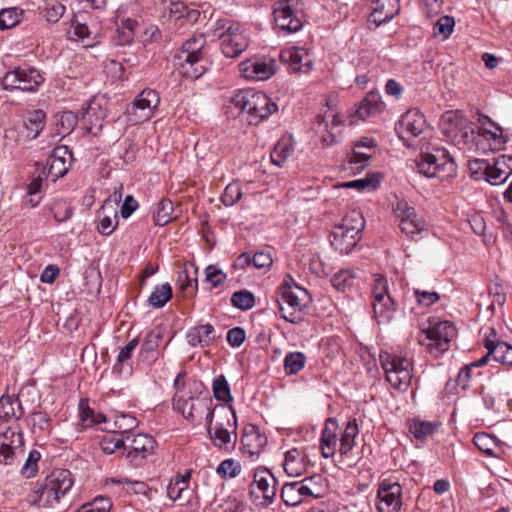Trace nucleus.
Returning <instances> with one entry per match:
<instances>
[{
    "instance_id": "f257e3e1",
    "label": "nucleus",
    "mask_w": 512,
    "mask_h": 512,
    "mask_svg": "<svg viewBox=\"0 0 512 512\" xmlns=\"http://www.w3.org/2000/svg\"><path fill=\"white\" fill-rule=\"evenodd\" d=\"M231 102L247 114L250 125H257L278 110L277 104L266 93L250 89L235 92Z\"/></svg>"
},
{
    "instance_id": "f03ea898",
    "label": "nucleus",
    "mask_w": 512,
    "mask_h": 512,
    "mask_svg": "<svg viewBox=\"0 0 512 512\" xmlns=\"http://www.w3.org/2000/svg\"><path fill=\"white\" fill-rule=\"evenodd\" d=\"M173 409L194 425L205 421L207 432L213 423L214 408L210 397H196L191 393L176 392L173 397Z\"/></svg>"
},
{
    "instance_id": "7ed1b4c3",
    "label": "nucleus",
    "mask_w": 512,
    "mask_h": 512,
    "mask_svg": "<svg viewBox=\"0 0 512 512\" xmlns=\"http://www.w3.org/2000/svg\"><path fill=\"white\" fill-rule=\"evenodd\" d=\"M205 43L203 35H194L183 43L180 51L175 54V66L183 77L197 79L206 71V67L202 63V50Z\"/></svg>"
},
{
    "instance_id": "20e7f679",
    "label": "nucleus",
    "mask_w": 512,
    "mask_h": 512,
    "mask_svg": "<svg viewBox=\"0 0 512 512\" xmlns=\"http://www.w3.org/2000/svg\"><path fill=\"white\" fill-rule=\"evenodd\" d=\"M212 35L221 41V50L226 57L235 58L250 44L246 30L241 24L229 19H219L212 26Z\"/></svg>"
},
{
    "instance_id": "39448f33",
    "label": "nucleus",
    "mask_w": 512,
    "mask_h": 512,
    "mask_svg": "<svg viewBox=\"0 0 512 512\" xmlns=\"http://www.w3.org/2000/svg\"><path fill=\"white\" fill-rule=\"evenodd\" d=\"M416 167L425 177L441 181L454 177L457 171L454 158L444 147H433L430 152L422 153L416 161Z\"/></svg>"
},
{
    "instance_id": "423d86ee",
    "label": "nucleus",
    "mask_w": 512,
    "mask_h": 512,
    "mask_svg": "<svg viewBox=\"0 0 512 512\" xmlns=\"http://www.w3.org/2000/svg\"><path fill=\"white\" fill-rule=\"evenodd\" d=\"M281 317L287 322L293 324L301 323L309 304L311 303V296L308 291L299 285H295V289L280 288V297L277 300Z\"/></svg>"
},
{
    "instance_id": "0eeeda50",
    "label": "nucleus",
    "mask_w": 512,
    "mask_h": 512,
    "mask_svg": "<svg viewBox=\"0 0 512 512\" xmlns=\"http://www.w3.org/2000/svg\"><path fill=\"white\" fill-rule=\"evenodd\" d=\"M379 359L390 385L397 390L406 391L413 378L412 361L407 357L386 351L380 353Z\"/></svg>"
},
{
    "instance_id": "6e6552de",
    "label": "nucleus",
    "mask_w": 512,
    "mask_h": 512,
    "mask_svg": "<svg viewBox=\"0 0 512 512\" xmlns=\"http://www.w3.org/2000/svg\"><path fill=\"white\" fill-rule=\"evenodd\" d=\"M276 25L283 31L294 33L304 24L303 5L299 0H280L273 10Z\"/></svg>"
},
{
    "instance_id": "1a4fd4ad",
    "label": "nucleus",
    "mask_w": 512,
    "mask_h": 512,
    "mask_svg": "<svg viewBox=\"0 0 512 512\" xmlns=\"http://www.w3.org/2000/svg\"><path fill=\"white\" fill-rule=\"evenodd\" d=\"M44 78L33 67H18L7 72L1 79V85L5 90H21L24 92L37 91Z\"/></svg>"
},
{
    "instance_id": "9d476101",
    "label": "nucleus",
    "mask_w": 512,
    "mask_h": 512,
    "mask_svg": "<svg viewBox=\"0 0 512 512\" xmlns=\"http://www.w3.org/2000/svg\"><path fill=\"white\" fill-rule=\"evenodd\" d=\"M392 207L395 217L399 220L401 231L408 237L413 238L426 229L425 220L416 213L414 207L410 206L406 200L397 199Z\"/></svg>"
},
{
    "instance_id": "9b49d317",
    "label": "nucleus",
    "mask_w": 512,
    "mask_h": 512,
    "mask_svg": "<svg viewBox=\"0 0 512 512\" xmlns=\"http://www.w3.org/2000/svg\"><path fill=\"white\" fill-rule=\"evenodd\" d=\"M456 335V328L449 321L438 322L422 331L419 343L429 349L444 352L449 348L450 341Z\"/></svg>"
},
{
    "instance_id": "f8f14e48",
    "label": "nucleus",
    "mask_w": 512,
    "mask_h": 512,
    "mask_svg": "<svg viewBox=\"0 0 512 512\" xmlns=\"http://www.w3.org/2000/svg\"><path fill=\"white\" fill-rule=\"evenodd\" d=\"M160 103V97L154 89H144L127 109L129 121L142 123L151 119Z\"/></svg>"
},
{
    "instance_id": "ddd939ff",
    "label": "nucleus",
    "mask_w": 512,
    "mask_h": 512,
    "mask_svg": "<svg viewBox=\"0 0 512 512\" xmlns=\"http://www.w3.org/2000/svg\"><path fill=\"white\" fill-rule=\"evenodd\" d=\"M426 128L424 115L418 109H410L401 116L396 126V132L399 138L410 147L412 146L410 141L421 135Z\"/></svg>"
},
{
    "instance_id": "4468645a",
    "label": "nucleus",
    "mask_w": 512,
    "mask_h": 512,
    "mask_svg": "<svg viewBox=\"0 0 512 512\" xmlns=\"http://www.w3.org/2000/svg\"><path fill=\"white\" fill-rule=\"evenodd\" d=\"M24 438L20 429L0 431V463L12 465L23 455Z\"/></svg>"
},
{
    "instance_id": "2eb2a0df",
    "label": "nucleus",
    "mask_w": 512,
    "mask_h": 512,
    "mask_svg": "<svg viewBox=\"0 0 512 512\" xmlns=\"http://www.w3.org/2000/svg\"><path fill=\"white\" fill-rule=\"evenodd\" d=\"M227 416H231L227 419V426L223 423H217L214 428L212 425L210 426V432H208L210 439L213 445L220 449H228L229 444L234 445L236 443L237 434V418L235 414V410L232 406H229L227 409L222 407Z\"/></svg>"
},
{
    "instance_id": "dca6fc26",
    "label": "nucleus",
    "mask_w": 512,
    "mask_h": 512,
    "mask_svg": "<svg viewBox=\"0 0 512 512\" xmlns=\"http://www.w3.org/2000/svg\"><path fill=\"white\" fill-rule=\"evenodd\" d=\"M155 444L154 438L150 435L140 433L131 436L126 434V458L130 463L139 465L142 460L146 459L153 452Z\"/></svg>"
},
{
    "instance_id": "f3484780",
    "label": "nucleus",
    "mask_w": 512,
    "mask_h": 512,
    "mask_svg": "<svg viewBox=\"0 0 512 512\" xmlns=\"http://www.w3.org/2000/svg\"><path fill=\"white\" fill-rule=\"evenodd\" d=\"M24 408L18 396L4 394L0 397V431L20 429L18 421L24 415Z\"/></svg>"
},
{
    "instance_id": "a211bd4d",
    "label": "nucleus",
    "mask_w": 512,
    "mask_h": 512,
    "mask_svg": "<svg viewBox=\"0 0 512 512\" xmlns=\"http://www.w3.org/2000/svg\"><path fill=\"white\" fill-rule=\"evenodd\" d=\"M402 487L397 482L384 480L378 488L377 509L379 512H396L402 506Z\"/></svg>"
},
{
    "instance_id": "6ab92c4d",
    "label": "nucleus",
    "mask_w": 512,
    "mask_h": 512,
    "mask_svg": "<svg viewBox=\"0 0 512 512\" xmlns=\"http://www.w3.org/2000/svg\"><path fill=\"white\" fill-rule=\"evenodd\" d=\"M311 478H305L302 481H295L285 483L281 489V499L287 506H297L306 498H317L318 493H315L310 484Z\"/></svg>"
},
{
    "instance_id": "aec40b11",
    "label": "nucleus",
    "mask_w": 512,
    "mask_h": 512,
    "mask_svg": "<svg viewBox=\"0 0 512 512\" xmlns=\"http://www.w3.org/2000/svg\"><path fill=\"white\" fill-rule=\"evenodd\" d=\"M277 480L268 469L256 470L254 480L250 485L251 494L259 497L261 494L265 504L273 502L277 491Z\"/></svg>"
},
{
    "instance_id": "412c9836",
    "label": "nucleus",
    "mask_w": 512,
    "mask_h": 512,
    "mask_svg": "<svg viewBox=\"0 0 512 512\" xmlns=\"http://www.w3.org/2000/svg\"><path fill=\"white\" fill-rule=\"evenodd\" d=\"M71 158L72 155L66 146L56 147L48 159L46 177L50 178L52 181L63 177L69 170Z\"/></svg>"
},
{
    "instance_id": "4be33fe9",
    "label": "nucleus",
    "mask_w": 512,
    "mask_h": 512,
    "mask_svg": "<svg viewBox=\"0 0 512 512\" xmlns=\"http://www.w3.org/2000/svg\"><path fill=\"white\" fill-rule=\"evenodd\" d=\"M282 61L289 64L294 72L308 73L313 66V58L305 48L289 47L280 54Z\"/></svg>"
},
{
    "instance_id": "5701e85b",
    "label": "nucleus",
    "mask_w": 512,
    "mask_h": 512,
    "mask_svg": "<svg viewBox=\"0 0 512 512\" xmlns=\"http://www.w3.org/2000/svg\"><path fill=\"white\" fill-rule=\"evenodd\" d=\"M44 483L60 501L71 490L74 479L69 470L56 469L45 478Z\"/></svg>"
},
{
    "instance_id": "b1692460",
    "label": "nucleus",
    "mask_w": 512,
    "mask_h": 512,
    "mask_svg": "<svg viewBox=\"0 0 512 512\" xmlns=\"http://www.w3.org/2000/svg\"><path fill=\"white\" fill-rule=\"evenodd\" d=\"M240 69L247 78L266 80L274 74V61L266 59L247 60L240 64Z\"/></svg>"
},
{
    "instance_id": "393cba45",
    "label": "nucleus",
    "mask_w": 512,
    "mask_h": 512,
    "mask_svg": "<svg viewBox=\"0 0 512 512\" xmlns=\"http://www.w3.org/2000/svg\"><path fill=\"white\" fill-rule=\"evenodd\" d=\"M284 471L291 477H298L305 473L308 466V457L303 449L292 448L285 453Z\"/></svg>"
},
{
    "instance_id": "a878e982",
    "label": "nucleus",
    "mask_w": 512,
    "mask_h": 512,
    "mask_svg": "<svg viewBox=\"0 0 512 512\" xmlns=\"http://www.w3.org/2000/svg\"><path fill=\"white\" fill-rule=\"evenodd\" d=\"M399 0H374L370 21L381 25L390 21L400 11Z\"/></svg>"
},
{
    "instance_id": "bb28decb",
    "label": "nucleus",
    "mask_w": 512,
    "mask_h": 512,
    "mask_svg": "<svg viewBox=\"0 0 512 512\" xmlns=\"http://www.w3.org/2000/svg\"><path fill=\"white\" fill-rule=\"evenodd\" d=\"M243 453L249 457L260 455L267 444V437L261 434L255 426L245 430L241 438Z\"/></svg>"
},
{
    "instance_id": "cd10ccee",
    "label": "nucleus",
    "mask_w": 512,
    "mask_h": 512,
    "mask_svg": "<svg viewBox=\"0 0 512 512\" xmlns=\"http://www.w3.org/2000/svg\"><path fill=\"white\" fill-rule=\"evenodd\" d=\"M360 240V236L350 233L339 225L335 226L330 234V242L335 250L341 254H348Z\"/></svg>"
},
{
    "instance_id": "c85d7f7f",
    "label": "nucleus",
    "mask_w": 512,
    "mask_h": 512,
    "mask_svg": "<svg viewBox=\"0 0 512 512\" xmlns=\"http://www.w3.org/2000/svg\"><path fill=\"white\" fill-rule=\"evenodd\" d=\"M337 425L332 419L326 421L320 437V450L324 458H330L338 451Z\"/></svg>"
},
{
    "instance_id": "c756f323",
    "label": "nucleus",
    "mask_w": 512,
    "mask_h": 512,
    "mask_svg": "<svg viewBox=\"0 0 512 512\" xmlns=\"http://www.w3.org/2000/svg\"><path fill=\"white\" fill-rule=\"evenodd\" d=\"M484 347L492 354L494 360L503 365H512V346L506 342L490 339L487 336L484 340Z\"/></svg>"
},
{
    "instance_id": "7c9ffc66",
    "label": "nucleus",
    "mask_w": 512,
    "mask_h": 512,
    "mask_svg": "<svg viewBox=\"0 0 512 512\" xmlns=\"http://www.w3.org/2000/svg\"><path fill=\"white\" fill-rule=\"evenodd\" d=\"M189 345L206 347L210 345L215 339V330L211 324L199 325L191 330L186 335Z\"/></svg>"
},
{
    "instance_id": "2f4dec72",
    "label": "nucleus",
    "mask_w": 512,
    "mask_h": 512,
    "mask_svg": "<svg viewBox=\"0 0 512 512\" xmlns=\"http://www.w3.org/2000/svg\"><path fill=\"white\" fill-rule=\"evenodd\" d=\"M358 434L359 427L356 419L348 421L339 439L338 452L342 457H348L353 447L355 446V440Z\"/></svg>"
},
{
    "instance_id": "473e14b6",
    "label": "nucleus",
    "mask_w": 512,
    "mask_h": 512,
    "mask_svg": "<svg viewBox=\"0 0 512 512\" xmlns=\"http://www.w3.org/2000/svg\"><path fill=\"white\" fill-rule=\"evenodd\" d=\"M372 307L374 317L378 324L389 323L396 310L395 303L391 296L373 300Z\"/></svg>"
},
{
    "instance_id": "72a5a7b5",
    "label": "nucleus",
    "mask_w": 512,
    "mask_h": 512,
    "mask_svg": "<svg viewBox=\"0 0 512 512\" xmlns=\"http://www.w3.org/2000/svg\"><path fill=\"white\" fill-rule=\"evenodd\" d=\"M27 502L33 506L51 508L60 501L44 483L39 489L33 491L27 496Z\"/></svg>"
},
{
    "instance_id": "f704fd0d",
    "label": "nucleus",
    "mask_w": 512,
    "mask_h": 512,
    "mask_svg": "<svg viewBox=\"0 0 512 512\" xmlns=\"http://www.w3.org/2000/svg\"><path fill=\"white\" fill-rule=\"evenodd\" d=\"M189 474L176 476L167 485V496L172 501H185L189 493Z\"/></svg>"
},
{
    "instance_id": "c9c22d12",
    "label": "nucleus",
    "mask_w": 512,
    "mask_h": 512,
    "mask_svg": "<svg viewBox=\"0 0 512 512\" xmlns=\"http://www.w3.org/2000/svg\"><path fill=\"white\" fill-rule=\"evenodd\" d=\"M383 108L381 97L377 93H368L367 96L360 102L356 115L358 118L364 120L371 115L379 113Z\"/></svg>"
},
{
    "instance_id": "e433bc0d",
    "label": "nucleus",
    "mask_w": 512,
    "mask_h": 512,
    "mask_svg": "<svg viewBox=\"0 0 512 512\" xmlns=\"http://www.w3.org/2000/svg\"><path fill=\"white\" fill-rule=\"evenodd\" d=\"M46 114L43 110H33L27 113L24 127L27 131L26 137L35 139L45 126Z\"/></svg>"
},
{
    "instance_id": "4c0bfd02",
    "label": "nucleus",
    "mask_w": 512,
    "mask_h": 512,
    "mask_svg": "<svg viewBox=\"0 0 512 512\" xmlns=\"http://www.w3.org/2000/svg\"><path fill=\"white\" fill-rule=\"evenodd\" d=\"M99 445L102 451L106 454L120 452L122 455H124L126 451L125 437L123 433H107L102 436Z\"/></svg>"
},
{
    "instance_id": "58836bf2",
    "label": "nucleus",
    "mask_w": 512,
    "mask_h": 512,
    "mask_svg": "<svg viewBox=\"0 0 512 512\" xmlns=\"http://www.w3.org/2000/svg\"><path fill=\"white\" fill-rule=\"evenodd\" d=\"M293 152L292 139L290 137H282L271 151V161L273 164L281 167Z\"/></svg>"
},
{
    "instance_id": "ea45409f",
    "label": "nucleus",
    "mask_w": 512,
    "mask_h": 512,
    "mask_svg": "<svg viewBox=\"0 0 512 512\" xmlns=\"http://www.w3.org/2000/svg\"><path fill=\"white\" fill-rule=\"evenodd\" d=\"M104 113L97 112L95 104H90L83 115V122L86 131L94 136L98 135L103 128Z\"/></svg>"
},
{
    "instance_id": "a19ab883",
    "label": "nucleus",
    "mask_w": 512,
    "mask_h": 512,
    "mask_svg": "<svg viewBox=\"0 0 512 512\" xmlns=\"http://www.w3.org/2000/svg\"><path fill=\"white\" fill-rule=\"evenodd\" d=\"M98 231L103 235H110L118 224L116 209L104 210L103 207L98 211Z\"/></svg>"
},
{
    "instance_id": "79ce46f5",
    "label": "nucleus",
    "mask_w": 512,
    "mask_h": 512,
    "mask_svg": "<svg viewBox=\"0 0 512 512\" xmlns=\"http://www.w3.org/2000/svg\"><path fill=\"white\" fill-rule=\"evenodd\" d=\"M105 421V417L102 414H95L94 411L89 407L88 401L82 399L79 403V422L82 428H89L95 424H99Z\"/></svg>"
},
{
    "instance_id": "37998d69",
    "label": "nucleus",
    "mask_w": 512,
    "mask_h": 512,
    "mask_svg": "<svg viewBox=\"0 0 512 512\" xmlns=\"http://www.w3.org/2000/svg\"><path fill=\"white\" fill-rule=\"evenodd\" d=\"M340 227L349 230L350 233L360 236L361 231L365 227V220L362 213L358 210H351L342 219Z\"/></svg>"
},
{
    "instance_id": "c03bdc74",
    "label": "nucleus",
    "mask_w": 512,
    "mask_h": 512,
    "mask_svg": "<svg viewBox=\"0 0 512 512\" xmlns=\"http://www.w3.org/2000/svg\"><path fill=\"white\" fill-rule=\"evenodd\" d=\"M173 203L169 199H162L157 204L156 212L153 216L154 224L157 226H165L174 218Z\"/></svg>"
},
{
    "instance_id": "a18cd8bd",
    "label": "nucleus",
    "mask_w": 512,
    "mask_h": 512,
    "mask_svg": "<svg viewBox=\"0 0 512 512\" xmlns=\"http://www.w3.org/2000/svg\"><path fill=\"white\" fill-rule=\"evenodd\" d=\"M172 297V287L169 283L157 286L148 298L149 304L154 308L163 307Z\"/></svg>"
},
{
    "instance_id": "49530a36",
    "label": "nucleus",
    "mask_w": 512,
    "mask_h": 512,
    "mask_svg": "<svg viewBox=\"0 0 512 512\" xmlns=\"http://www.w3.org/2000/svg\"><path fill=\"white\" fill-rule=\"evenodd\" d=\"M306 356L302 352H290L284 358V370L287 375H294L301 371L306 363Z\"/></svg>"
},
{
    "instance_id": "de8ad7c7",
    "label": "nucleus",
    "mask_w": 512,
    "mask_h": 512,
    "mask_svg": "<svg viewBox=\"0 0 512 512\" xmlns=\"http://www.w3.org/2000/svg\"><path fill=\"white\" fill-rule=\"evenodd\" d=\"M212 389L213 395L216 398V400L225 403L231 402L233 400L230 391V386L224 375H220L213 380Z\"/></svg>"
},
{
    "instance_id": "09e8293b",
    "label": "nucleus",
    "mask_w": 512,
    "mask_h": 512,
    "mask_svg": "<svg viewBox=\"0 0 512 512\" xmlns=\"http://www.w3.org/2000/svg\"><path fill=\"white\" fill-rule=\"evenodd\" d=\"M438 425L434 422L416 420L410 426V432L418 440H424L433 435Z\"/></svg>"
},
{
    "instance_id": "8fccbe9b",
    "label": "nucleus",
    "mask_w": 512,
    "mask_h": 512,
    "mask_svg": "<svg viewBox=\"0 0 512 512\" xmlns=\"http://www.w3.org/2000/svg\"><path fill=\"white\" fill-rule=\"evenodd\" d=\"M355 275L349 269H342L331 278V283L338 291H346L354 284Z\"/></svg>"
},
{
    "instance_id": "3c124183",
    "label": "nucleus",
    "mask_w": 512,
    "mask_h": 512,
    "mask_svg": "<svg viewBox=\"0 0 512 512\" xmlns=\"http://www.w3.org/2000/svg\"><path fill=\"white\" fill-rule=\"evenodd\" d=\"M455 20L451 16L440 17L434 25L433 35L435 37H441L442 40H446L450 37L454 30Z\"/></svg>"
},
{
    "instance_id": "603ef678",
    "label": "nucleus",
    "mask_w": 512,
    "mask_h": 512,
    "mask_svg": "<svg viewBox=\"0 0 512 512\" xmlns=\"http://www.w3.org/2000/svg\"><path fill=\"white\" fill-rule=\"evenodd\" d=\"M22 11L12 7L0 11V30H5L16 26L21 19Z\"/></svg>"
},
{
    "instance_id": "864d4df0",
    "label": "nucleus",
    "mask_w": 512,
    "mask_h": 512,
    "mask_svg": "<svg viewBox=\"0 0 512 512\" xmlns=\"http://www.w3.org/2000/svg\"><path fill=\"white\" fill-rule=\"evenodd\" d=\"M231 303L238 309L249 310L255 305V297L250 291H237L233 293Z\"/></svg>"
},
{
    "instance_id": "5fc2aeb1",
    "label": "nucleus",
    "mask_w": 512,
    "mask_h": 512,
    "mask_svg": "<svg viewBox=\"0 0 512 512\" xmlns=\"http://www.w3.org/2000/svg\"><path fill=\"white\" fill-rule=\"evenodd\" d=\"M374 147V142L369 141L368 143H357L355 145L353 155L349 159L350 164H360L358 168H364L369 161L371 154L361 151L362 148L372 149Z\"/></svg>"
},
{
    "instance_id": "6e6d98bb",
    "label": "nucleus",
    "mask_w": 512,
    "mask_h": 512,
    "mask_svg": "<svg viewBox=\"0 0 512 512\" xmlns=\"http://www.w3.org/2000/svg\"><path fill=\"white\" fill-rule=\"evenodd\" d=\"M112 502L107 497H97L92 502L83 504L76 512H109Z\"/></svg>"
},
{
    "instance_id": "4d7b16f0",
    "label": "nucleus",
    "mask_w": 512,
    "mask_h": 512,
    "mask_svg": "<svg viewBox=\"0 0 512 512\" xmlns=\"http://www.w3.org/2000/svg\"><path fill=\"white\" fill-rule=\"evenodd\" d=\"M138 344H139V339L133 338L124 347L121 348V350L117 356V363L113 367V373H117L118 375L121 374L122 364L131 358V355H132L133 351L135 350V348L138 346Z\"/></svg>"
},
{
    "instance_id": "13d9d810",
    "label": "nucleus",
    "mask_w": 512,
    "mask_h": 512,
    "mask_svg": "<svg viewBox=\"0 0 512 512\" xmlns=\"http://www.w3.org/2000/svg\"><path fill=\"white\" fill-rule=\"evenodd\" d=\"M472 165H478L479 168L484 169V175L488 182L492 185H498L503 183L508 177L506 176V172L495 171L492 172V164L486 161H476Z\"/></svg>"
},
{
    "instance_id": "bf43d9fd",
    "label": "nucleus",
    "mask_w": 512,
    "mask_h": 512,
    "mask_svg": "<svg viewBox=\"0 0 512 512\" xmlns=\"http://www.w3.org/2000/svg\"><path fill=\"white\" fill-rule=\"evenodd\" d=\"M242 197V191L238 182L228 184L222 194V202L225 206H232Z\"/></svg>"
},
{
    "instance_id": "052dcab7",
    "label": "nucleus",
    "mask_w": 512,
    "mask_h": 512,
    "mask_svg": "<svg viewBox=\"0 0 512 512\" xmlns=\"http://www.w3.org/2000/svg\"><path fill=\"white\" fill-rule=\"evenodd\" d=\"M41 458V454L37 450H32L25 460V463L21 469V473L26 478H32L38 471V461Z\"/></svg>"
},
{
    "instance_id": "680f3d73",
    "label": "nucleus",
    "mask_w": 512,
    "mask_h": 512,
    "mask_svg": "<svg viewBox=\"0 0 512 512\" xmlns=\"http://www.w3.org/2000/svg\"><path fill=\"white\" fill-rule=\"evenodd\" d=\"M161 339L162 334L160 330H151L148 332L143 340L141 353H154L158 348Z\"/></svg>"
},
{
    "instance_id": "e2e57ef3",
    "label": "nucleus",
    "mask_w": 512,
    "mask_h": 512,
    "mask_svg": "<svg viewBox=\"0 0 512 512\" xmlns=\"http://www.w3.org/2000/svg\"><path fill=\"white\" fill-rule=\"evenodd\" d=\"M29 424L32 426L33 432L38 429L39 431H47L51 428V420L44 412H33L28 418Z\"/></svg>"
},
{
    "instance_id": "0e129e2a",
    "label": "nucleus",
    "mask_w": 512,
    "mask_h": 512,
    "mask_svg": "<svg viewBox=\"0 0 512 512\" xmlns=\"http://www.w3.org/2000/svg\"><path fill=\"white\" fill-rule=\"evenodd\" d=\"M66 8L57 1H52L46 4L44 17L50 23H56L63 16Z\"/></svg>"
},
{
    "instance_id": "69168bd1",
    "label": "nucleus",
    "mask_w": 512,
    "mask_h": 512,
    "mask_svg": "<svg viewBox=\"0 0 512 512\" xmlns=\"http://www.w3.org/2000/svg\"><path fill=\"white\" fill-rule=\"evenodd\" d=\"M205 278L206 281L215 288L224 284L227 279V275L215 265H209L205 269Z\"/></svg>"
},
{
    "instance_id": "338daca9",
    "label": "nucleus",
    "mask_w": 512,
    "mask_h": 512,
    "mask_svg": "<svg viewBox=\"0 0 512 512\" xmlns=\"http://www.w3.org/2000/svg\"><path fill=\"white\" fill-rule=\"evenodd\" d=\"M474 445L484 454L493 455L494 440L485 433H476L473 437Z\"/></svg>"
},
{
    "instance_id": "774afa93",
    "label": "nucleus",
    "mask_w": 512,
    "mask_h": 512,
    "mask_svg": "<svg viewBox=\"0 0 512 512\" xmlns=\"http://www.w3.org/2000/svg\"><path fill=\"white\" fill-rule=\"evenodd\" d=\"M50 209L55 221L59 223L68 220L73 214L72 208L62 201L54 202Z\"/></svg>"
}]
</instances>
